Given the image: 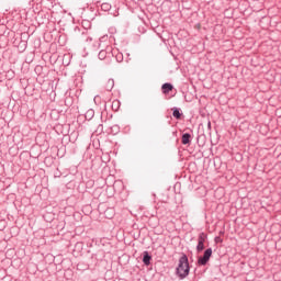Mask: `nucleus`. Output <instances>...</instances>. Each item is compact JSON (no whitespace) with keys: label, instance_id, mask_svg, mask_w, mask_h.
<instances>
[{"label":"nucleus","instance_id":"obj_2","mask_svg":"<svg viewBox=\"0 0 281 281\" xmlns=\"http://www.w3.org/2000/svg\"><path fill=\"white\" fill-rule=\"evenodd\" d=\"M210 258H212V248L206 249L203 257H200L198 262L199 265L205 266L210 261Z\"/></svg>","mask_w":281,"mask_h":281},{"label":"nucleus","instance_id":"obj_4","mask_svg":"<svg viewBox=\"0 0 281 281\" xmlns=\"http://www.w3.org/2000/svg\"><path fill=\"white\" fill-rule=\"evenodd\" d=\"M150 260H151L150 255H148V251H145L144 252V258H143L144 265H146V266L150 265Z\"/></svg>","mask_w":281,"mask_h":281},{"label":"nucleus","instance_id":"obj_10","mask_svg":"<svg viewBox=\"0 0 281 281\" xmlns=\"http://www.w3.org/2000/svg\"><path fill=\"white\" fill-rule=\"evenodd\" d=\"M101 8L106 9V8H109V4H102Z\"/></svg>","mask_w":281,"mask_h":281},{"label":"nucleus","instance_id":"obj_3","mask_svg":"<svg viewBox=\"0 0 281 281\" xmlns=\"http://www.w3.org/2000/svg\"><path fill=\"white\" fill-rule=\"evenodd\" d=\"M207 239V235L205 233H201L198 237V251H203L205 249V240Z\"/></svg>","mask_w":281,"mask_h":281},{"label":"nucleus","instance_id":"obj_9","mask_svg":"<svg viewBox=\"0 0 281 281\" xmlns=\"http://www.w3.org/2000/svg\"><path fill=\"white\" fill-rule=\"evenodd\" d=\"M215 243H223V239H221V237H215Z\"/></svg>","mask_w":281,"mask_h":281},{"label":"nucleus","instance_id":"obj_6","mask_svg":"<svg viewBox=\"0 0 281 281\" xmlns=\"http://www.w3.org/2000/svg\"><path fill=\"white\" fill-rule=\"evenodd\" d=\"M190 134H183L182 135V144H190Z\"/></svg>","mask_w":281,"mask_h":281},{"label":"nucleus","instance_id":"obj_5","mask_svg":"<svg viewBox=\"0 0 281 281\" xmlns=\"http://www.w3.org/2000/svg\"><path fill=\"white\" fill-rule=\"evenodd\" d=\"M173 87L170 83L162 85V93H168L169 91H172Z\"/></svg>","mask_w":281,"mask_h":281},{"label":"nucleus","instance_id":"obj_8","mask_svg":"<svg viewBox=\"0 0 281 281\" xmlns=\"http://www.w3.org/2000/svg\"><path fill=\"white\" fill-rule=\"evenodd\" d=\"M115 104H116V106H119L120 102L114 101V102L112 103V109H115Z\"/></svg>","mask_w":281,"mask_h":281},{"label":"nucleus","instance_id":"obj_7","mask_svg":"<svg viewBox=\"0 0 281 281\" xmlns=\"http://www.w3.org/2000/svg\"><path fill=\"white\" fill-rule=\"evenodd\" d=\"M173 117H176L177 120H181V112H179V110H175Z\"/></svg>","mask_w":281,"mask_h":281},{"label":"nucleus","instance_id":"obj_1","mask_svg":"<svg viewBox=\"0 0 281 281\" xmlns=\"http://www.w3.org/2000/svg\"><path fill=\"white\" fill-rule=\"evenodd\" d=\"M190 273V263L188 262V256L183 255L179 259L178 268H177V276L183 280Z\"/></svg>","mask_w":281,"mask_h":281}]
</instances>
